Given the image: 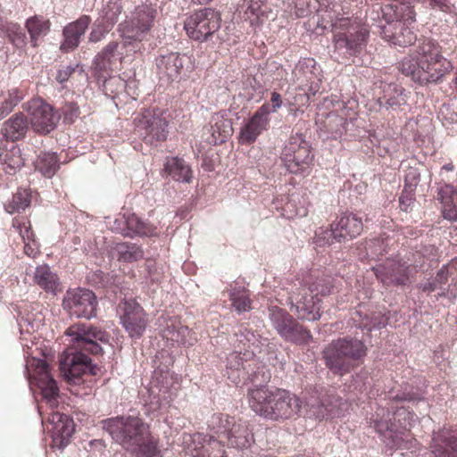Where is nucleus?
Masks as SVG:
<instances>
[{
	"label": "nucleus",
	"mask_w": 457,
	"mask_h": 457,
	"mask_svg": "<svg viewBox=\"0 0 457 457\" xmlns=\"http://www.w3.org/2000/svg\"><path fill=\"white\" fill-rule=\"evenodd\" d=\"M334 228L339 231L337 234L339 241H345L361 235L363 230V222L356 213L345 212L334 220Z\"/></svg>",
	"instance_id": "obj_25"
},
{
	"label": "nucleus",
	"mask_w": 457,
	"mask_h": 457,
	"mask_svg": "<svg viewBox=\"0 0 457 457\" xmlns=\"http://www.w3.org/2000/svg\"><path fill=\"white\" fill-rule=\"evenodd\" d=\"M229 300L238 313L248 312L252 308L249 291L245 287L233 288L229 293Z\"/></svg>",
	"instance_id": "obj_40"
},
{
	"label": "nucleus",
	"mask_w": 457,
	"mask_h": 457,
	"mask_svg": "<svg viewBox=\"0 0 457 457\" xmlns=\"http://www.w3.org/2000/svg\"><path fill=\"white\" fill-rule=\"evenodd\" d=\"M380 87L382 96L378 99L380 107H385L386 110H398L407 104L408 96L401 85L381 81Z\"/></svg>",
	"instance_id": "obj_27"
},
{
	"label": "nucleus",
	"mask_w": 457,
	"mask_h": 457,
	"mask_svg": "<svg viewBox=\"0 0 457 457\" xmlns=\"http://www.w3.org/2000/svg\"><path fill=\"white\" fill-rule=\"evenodd\" d=\"M295 301V306L298 317L307 320H317L320 318V299L310 293L307 286H303L298 292L291 297Z\"/></svg>",
	"instance_id": "obj_21"
},
{
	"label": "nucleus",
	"mask_w": 457,
	"mask_h": 457,
	"mask_svg": "<svg viewBox=\"0 0 457 457\" xmlns=\"http://www.w3.org/2000/svg\"><path fill=\"white\" fill-rule=\"evenodd\" d=\"M74 72V68L71 66H65L60 69L56 74V80L60 83H63L69 79L71 75Z\"/></svg>",
	"instance_id": "obj_58"
},
{
	"label": "nucleus",
	"mask_w": 457,
	"mask_h": 457,
	"mask_svg": "<svg viewBox=\"0 0 457 457\" xmlns=\"http://www.w3.org/2000/svg\"><path fill=\"white\" fill-rule=\"evenodd\" d=\"M186 56L177 53L162 55L156 60V66L160 79L166 82L179 80L184 69Z\"/></svg>",
	"instance_id": "obj_24"
},
{
	"label": "nucleus",
	"mask_w": 457,
	"mask_h": 457,
	"mask_svg": "<svg viewBox=\"0 0 457 457\" xmlns=\"http://www.w3.org/2000/svg\"><path fill=\"white\" fill-rule=\"evenodd\" d=\"M37 375L35 377L36 385L41 390L45 405L38 406V412L42 418V423L47 421L46 429L51 434L52 446L63 448L69 443L74 432L73 420L66 414L55 411L58 404L57 396L59 388L55 380L51 377L48 366L42 362L37 367Z\"/></svg>",
	"instance_id": "obj_2"
},
{
	"label": "nucleus",
	"mask_w": 457,
	"mask_h": 457,
	"mask_svg": "<svg viewBox=\"0 0 457 457\" xmlns=\"http://www.w3.org/2000/svg\"><path fill=\"white\" fill-rule=\"evenodd\" d=\"M346 122L335 112H329L324 121L327 131L336 137L345 130Z\"/></svg>",
	"instance_id": "obj_47"
},
{
	"label": "nucleus",
	"mask_w": 457,
	"mask_h": 457,
	"mask_svg": "<svg viewBox=\"0 0 457 457\" xmlns=\"http://www.w3.org/2000/svg\"><path fill=\"white\" fill-rule=\"evenodd\" d=\"M117 254V260L120 262L130 263L144 258V251L141 246L130 242L117 243L113 247Z\"/></svg>",
	"instance_id": "obj_35"
},
{
	"label": "nucleus",
	"mask_w": 457,
	"mask_h": 457,
	"mask_svg": "<svg viewBox=\"0 0 457 457\" xmlns=\"http://www.w3.org/2000/svg\"><path fill=\"white\" fill-rule=\"evenodd\" d=\"M27 120L34 132L47 135L57 127L60 114L56 109L41 97H35L24 105Z\"/></svg>",
	"instance_id": "obj_11"
},
{
	"label": "nucleus",
	"mask_w": 457,
	"mask_h": 457,
	"mask_svg": "<svg viewBox=\"0 0 457 457\" xmlns=\"http://www.w3.org/2000/svg\"><path fill=\"white\" fill-rule=\"evenodd\" d=\"M338 230L334 228V221L331 223L329 228H320L315 232L316 244L320 246L328 245H331L336 242H340L337 237Z\"/></svg>",
	"instance_id": "obj_46"
},
{
	"label": "nucleus",
	"mask_w": 457,
	"mask_h": 457,
	"mask_svg": "<svg viewBox=\"0 0 457 457\" xmlns=\"http://www.w3.org/2000/svg\"><path fill=\"white\" fill-rule=\"evenodd\" d=\"M436 279L443 287L449 283L445 291L439 294L440 296H445L451 300L457 298V258L444 265L436 272Z\"/></svg>",
	"instance_id": "obj_28"
},
{
	"label": "nucleus",
	"mask_w": 457,
	"mask_h": 457,
	"mask_svg": "<svg viewBox=\"0 0 457 457\" xmlns=\"http://www.w3.org/2000/svg\"><path fill=\"white\" fill-rule=\"evenodd\" d=\"M220 15L211 8H204L190 14L185 21L187 36L195 41H206L220 27Z\"/></svg>",
	"instance_id": "obj_15"
},
{
	"label": "nucleus",
	"mask_w": 457,
	"mask_h": 457,
	"mask_svg": "<svg viewBox=\"0 0 457 457\" xmlns=\"http://www.w3.org/2000/svg\"><path fill=\"white\" fill-rule=\"evenodd\" d=\"M58 167V158L54 153L42 154L36 163L37 170L47 178L54 176Z\"/></svg>",
	"instance_id": "obj_41"
},
{
	"label": "nucleus",
	"mask_w": 457,
	"mask_h": 457,
	"mask_svg": "<svg viewBox=\"0 0 457 457\" xmlns=\"http://www.w3.org/2000/svg\"><path fill=\"white\" fill-rule=\"evenodd\" d=\"M187 450L192 457H228L222 439L204 433L189 436Z\"/></svg>",
	"instance_id": "obj_19"
},
{
	"label": "nucleus",
	"mask_w": 457,
	"mask_h": 457,
	"mask_svg": "<svg viewBox=\"0 0 457 457\" xmlns=\"http://www.w3.org/2000/svg\"><path fill=\"white\" fill-rule=\"evenodd\" d=\"M99 369L96 376L100 373V368L97 367ZM63 377L67 379V381L70 383V384H74V385H79L80 383H88L89 385H87V387H90V386L94 383V380H93V377H96V375H81V378L79 379H78V382H73L70 379H68V378H66L64 375Z\"/></svg>",
	"instance_id": "obj_60"
},
{
	"label": "nucleus",
	"mask_w": 457,
	"mask_h": 457,
	"mask_svg": "<svg viewBox=\"0 0 457 457\" xmlns=\"http://www.w3.org/2000/svg\"><path fill=\"white\" fill-rule=\"evenodd\" d=\"M247 395L250 408L257 415L273 421H285L297 416L303 403L290 391L267 386L250 388Z\"/></svg>",
	"instance_id": "obj_4"
},
{
	"label": "nucleus",
	"mask_w": 457,
	"mask_h": 457,
	"mask_svg": "<svg viewBox=\"0 0 457 457\" xmlns=\"http://www.w3.org/2000/svg\"><path fill=\"white\" fill-rule=\"evenodd\" d=\"M23 242L25 254L29 257L36 258L39 253V245L35 237H33L31 240L29 239Z\"/></svg>",
	"instance_id": "obj_55"
},
{
	"label": "nucleus",
	"mask_w": 457,
	"mask_h": 457,
	"mask_svg": "<svg viewBox=\"0 0 457 457\" xmlns=\"http://www.w3.org/2000/svg\"><path fill=\"white\" fill-rule=\"evenodd\" d=\"M283 104L282 96L279 93L274 91L270 95V103H264L262 105H267L270 111V114L271 112H276Z\"/></svg>",
	"instance_id": "obj_56"
},
{
	"label": "nucleus",
	"mask_w": 457,
	"mask_h": 457,
	"mask_svg": "<svg viewBox=\"0 0 457 457\" xmlns=\"http://www.w3.org/2000/svg\"><path fill=\"white\" fill-rule=\"evenodd\" d=\"M270 111L267 105L260 106L248 121L241 128L238 142L242 145H251L257 137L268 129Z\"/></svg>",
	"instance_id": "obj_20"
},
{
	"label": "nucleus",
	"mask_w": 457,
	"mask_h": 457,
	"mask_svg": "<svg viewBox=\"0 0 457 457\" xmlns=\"http://www.w3.org/2000/svg\"><path fill=\"white\" fill-rule=\"evenodd\" d=\"M332 107L333 109L331 112L337 113L345 122H347L348 120H353L357 114V103L355 100L349 99L347 101H343L337 99L332 101Z\"/></svg>",
	"instance_id": "obj_42"
},
{
	"label": "nucleus",
	"mask_w": 457,
	"mask_h": 457,
	"mask_svg": "<svg viewBox=\"0 0 457 457\" xmlns=\"http://www.w3.org/2000/svg\"><path fill=\"white\" fill-rule=\"evenodd\" d=\"M64 121L72 123L79 116V108L75 103H66L62 107Z\"/></svg>",
	"instance_id": "obj_52"
},
{
	"label": "nucleus",
	"mask_w": 457,
	"mask_h": 457,
	"mask_svg": "<svg viewBox=\"0 0 457 457\" xmlns=\"http://www.w3.org/2000/svg\"><path fill=\"white\" fill-rule=\"evenodd\" d=\"M304 63L306 64V67H309V66H312L313 67L314 66V60L309 59Z\"/></svg>",
	"instance_id": "obj_63"
},
{
	"label": "nucleus",
	"mask_w": 457,
	"mask_h": 457,
	"mask_svg": "<svg viewBox=\"0 0 457 457\" xmlns=\"http://www.w3.org/2000/svg\"><path fill=\"white\" fill-rule=\"evenodd\" d=\"M164 171L175 181L190 183L193 171L190 165L178 156L169 157L164 164Z\"/></svg>",
	"instance_id": "obj_30"
},
{
	"label": "nucleus",
	"mask_w": 457,
	"mask_h": 457,
	"mask_svg": "<svg viewBox=\"0 0 457 457\" xmlns=\"http://www.w3.org/2000/svg\"><path fill=\"white\" fill-rule=\"evenodd\" d=\"M442 214L446 220H457V191L454 190L449 196H442Z\"/></svg>",
	"instance_id": "obj_45"
},
{
	"label": "nucleus",
	"mask_w": 457,
	"mask_h": 457,
	"mask_svg": "<svg viewBox=\"0 0 457 457\" xmlns=\"http://www.w3.org/2000/svg\"><path fill=\"white\" fill-rule=\"evenodd\" d=\"M35 283L46 292L55 294L59 287V278L47 265L37 267L34 274Z\"/></svg>",
	"instance_id": "obj_34"
},
{
	"label": "nucleus",
	"mask_w": 457,
	"mask_h": 457,
	"mask_svg": "<svg viewBox=\"0 0 457 457\" xmlns=\"http://www.w3.org/2000/svg\"><path fill=\"white\" fill-rule=\"evenodd\" d=\"M310 102L309 94L306 92L296 93L292 99L287 100L288 111L295 117L298 112H303V107L307 106Z\"/></svg>",
	"instance_id": "obj_49"
},
{
	"label": "nucleus",
	"mask_w": 457,
	"mask_h": 457,
	"mask_svg": "<svg viewBox=\"0 0 457 457\" xmlns=\"http://www.w3.org/2000/svg\"><path fill=\"white\" fill-rule=\"evenodd\" d=\"M23 93L17 87H12L0 94V119L9 114L22 100Z\"/></svg>",
	"instance_id": "obj_37"
},
{
	"label": "nucleus",
	"mask_w": 457,
	"mask_h": 457,
	"mask_svg": "<svg viewBox=\"0 0 457 457\" xmlns=\"http://www.w3.org/2000/svg\"><path fill=\"white\" fill-rule=\"evenodd\" d=\"M12 226L20 234L22 241L31 240L35 237L30 220L27 217H14Z\"/></svg>",
	"instance_id": "obj_48"
},
{
	"label": "nucleus",
	"mask_w": 457,
	"mask_h": 457,
	"mask_svg": "<svg viewBox=\"0 0 457 457\" xmlns=\"http://www.w3.org/2000/svg\"><path fill=\"white\" fill-rule=\"evenodd\" d=\"M334 402H328L326 400H323L320 403L318 406L312 405L311 411L312 414L316 417V419L321 420H327V419H333L339 415V409L337 403L341 402L340 398H334Z\"/></svg>",
	"instance_id": "obj_38"
},
{
	"label": "nucleus",
	"mask_w": 457,
	"mask_h": 457,
	"mask_svg": "<svg viewBox=\"0 0 457 457\" xmlns=\"http://www.w3.org/2000/svg\"><path fill=\"white\" fill-rule=\"evenodd\" d=\"M120 323L129 336L140 338L148 324L147 314L134 300L125 301L119 305Z\"/></svg>",
	"instance_id": "obj_18"
},
{
	"label": "nucleus",
	"mask_w": 457,
	"mask_h": 457,
	"mask_svg": "<svg viewBox=\"0 0 457 457\" xmlns=\"http://www.w3.org/2000/svg\"><path fill=\"white\" fill-rule=\"evenodd\" d=\"M164 112L159 108L146 109L136 119L137 128L143 135V140L150 145H157L168 137V120Z\"/></svg>",
	"instance_id": "obj_16"
},
{
	"label": "nucleus",
	"mask_w": 457,
	"mask_h": 457,
	"mask_svg": "<svg viewBox=\"0 0 457 457\" xmlns=\"http://www.w3.org/2000/svg\"><path fill=\"white\" fill-rule=\"evenodd\" d=\"M413 54L399 62V70L420 85L436 83L453 70L452 62L444 57L442 46L436 40H420Z\"/></svg>",
	"instance_id": "obj_3"
},
{
	"label": "nucleus",
	"mask_w": 457,
	"mask_h": 457,
	"mask_svg": "<svg viewBox=\"0 0 457 457\" xmlns=\"http://www.w3.org/2000/svg\"><path fill=\"white\" fill-rule=\"evenodd\" d=\"M310 90L312 91V95H314L315 92L317 91L316 89L313 88L312 85L310 87Z\"/></svg>",
	"instance_id": "obj_64"
},
{
	"label": "nucleus",
	"mask_w": 457,
	"mask_h": 457,
	"mask_svg": "<svg viewBox=\"0 0 457 457\" xmlns=\"http://www.w3.org/2000/svg\"><path fill=\"white\" fill-rule=\"evenodd\" d=\"M270 318L278 333L286 341L297 345H306L312 340L311 331L285 310L277 306L270 308Z\"/></svg>",
	"instance_id": "obj_14"
},
{
	"label": "nucleus",
	"mask_w": 457,
	"mask_h": 457,
	"mask_svg": "<svg viewBox=\"0 0 457 457\" xmlns=\"http://www.w3.org/2000/svg\"><path fill=\"white\" fill-rule=\"evenodd\" d=\"M25 27L29 35L31 46L37 47L40 40L49 33L51 22L44 16L34 15L27 19Z\"/></svg>",
	"instance_id": "obj_31"
},
{
	"label": "nucleus",
	"mask_w": 457,
	"mask_h": 457,
	"mask_svg": "<svg viewBox=\"0 0 457 457\" xmlns=\"http://www.w3.org/2000/svg\"><path fill=\"white\" fill-rule=\"evenodd\" d=\"M383 316H377L370 318L368 316L365 317V320L361 322V326L366 328L368 330H371L374 328H379L380 326H385Z\"/></svg>",
	"instance_id": "obj_57"
},
{
	"label": "nucleus",
	"mask_w": 457,
	"mask_h": 457,
	"mask_svg": "<svg viewBox=\"0 0 457 457\" xmlns=\"http://www.w3.org/2000/svg\"><path fill=\"white\" fill-rule=\"evenodd\" d=\"M212 122L210 142L214 145H220L231 135V125L228 120L220 116L213 117Z\"/></svg>",
	"instance_id": "obj_36"
},
{
	"label": "nucleus",
	"mask_w": 457,
	"mask_h": 457,
	"mask_svg": "<svg viewBox=\"0 0 457 457\" xmlns=\"http://www.w3.org/2000/svg\"><path fill=\"white\" fill-rule=\"evenodd\" d=\"M366 250L371 258H379L386 252V245L383 239L374 238L366 243Z\"/></svg>",
	"instance_id": "obj_51"
},
{
	"label": "nucleus",
	"mask_w": 457,
	"mask_h": 457,
	"mask_svg": "<svg viewBox=\"0 0 457 457\" xmlns=\"http://www.w3.org/2000/svg\"><path fill=\"white\" fill-rule=\"evenodd\" d=\"M156 13L154 8L143 4L136 7L130 15L127 16L119 25L126 46H131L135 52L140 51V43L147 39V35L154 27Z\"/></svg>",
	"instance_id": "obj_7"
},
{
	"label": "nucleus",
	"mask_w": 457,
	"mask_h": 457,
	"mask_svg": "<svg viewBox=\"0 0 457 457\" xmlns=\"http://www.w3.org/2000/svg\"><path fill=\"white\" fill-rule=\"evenodd\" d=\"M66 335L71 340L70 346L60 358L61 373L73 382H78L81 375H96L99 369L92 365L89 354L102 353L98 342L108 343L109 334L97 327L77 323L67 329Z\"/></svg>",
	"instance_id": "obj_1"
},
{
	"label": "nucleus",
	"mask_w": 457,
	"mask_h": 457,
	"mask_svg": "<svg viewBox=\"0 0 457 457\" xmlns=\"http://www.w3.org/2000/svg\"><path fill=\"white\" fill-rule=\"evenodd\" d=\"M395 5V22L382 27L381 34L387 42L403 47L411 46L417 39L415 32L407 26L415 21L416 13L411 2L398 1Z\"/></svg>",
	"instance_id": "obj_8"
},
{
	"label": "nucleus",
	"mask_w": 457,
	"mask_h": 457,
	"mask_svg": "<svg viewBox=\"0 0 457 457\" xmlns=\"http://www.w3.org/2000/svg\"><path fill=\"white\" fill-rule=\"evenodd\" d=\"M7 37L16 48H24L27 45V36L22 28L12 24L7 29Z\"/></svg>",
	"instance_id": "obj_50"
},
{
	"label": "nucleus",
	"mask_w": 457,
	"mask_h": 457,
	"mask_svg": "<svg viewBox=\"0 0 457 457\" xmlns=\"http://www.w3.org/2000/svg\"><path fill=\"white\" fill-rule=\"evenodd\" d=\"M141 438L129 449L138 457H156L161 453L159 439L152 435L148 428Z\"/></svg>",
	"instance_id": "obj_32"
},
{
	"label": "nucleus",
	"mask_w": 457,
	"mask_h": 457,
	"mask_svg": "<svg viewBox=\"0 0 457 457\" xmlns=\"http://www.w3.org/2000/svg\"><path fill=\"white\" fill-rule=\"evenodd\" d=\"M367 347L358 339L338 338L323 350L326 366L336 375L343 376L363 362Z\"/></svg>",
	"instance_id": "obj_6"
},
{
	"label": "nucleus",
	"mask_w": 457,
	"mask_h": 457,
	"mask_svg": "<svg viewBox=\"0 0 457 457\" xmlns=\"http://www.w3.org/2000/svg\"><path fill=\"white\" fill-rule=\"evenodd\" d=\"M28 120L22 113H16L4 122L1 133L12 142L23 138L28 131Z\"/></svg>",
	"instance_id": "obj_29"
},
{
	"label": "nucleus",
	"mask_w": 457,
	"mask_h": 457,
	"mask_svg": "<svg viewBox=\"0 0 457 457\" xmlns=\"http://www.w3.org/2000/svg\"><path fill=\"white\" fill-rule=\"evenodd\" d=\"M281 159L291 173H302L308 170L313 161L312 147L303 134L289 137L281 153Z\"/></svg>",
	"instance_id": "obj_13"
},
{
	"label": "nucleus",
	"mask_w": 457,
	"mask_h": 457,
	"mask_svg": "<svg viewBox=\"0 0 457 457\" xmlns=\"http://www.w3.org/2000/svg\"><path fill=\"white\" fill-rule=\"evenodd\" d=\"M31 201L32 191L29 188L19 187L4 204V208L9 214L21 213L30 206Z\"/></svg>",
	"instance_id": "obj_33"
},
{
	"label": "nucleus",
	"mask_w": 457,
	"mask_h": 457,
	"mask_svg": "<svg viewBox=\"0 0 457 457\" xmlns=\"http://www.w3.org/2000/svg\"><path fill=\"white\" fill-rule=\"evenodd\" d=\"M442 287H443V285L437 283L436 277L434 278V279L432 281H428L424 284H421L420 287V288L423 292H426V293H430V292L435 291L437 288H442Z\"/></svg>",
	"instance_id": "obj_59"
},
{
	"label": "nucleus",
	"mask_w": 457,
	"mask_h": 457,
	"mask_svg": "<svg viewBox=\"0 0 457 457\" xmlns=\"http://www.w3.org/2000/svg\"><path fill=\"white\" fill-rule=\"evenodd\" d=\"M336 27L342 30L334 35L337 48H346L350 54L356 55L366 46L370 31L364 25L349 18H342Z\"/></svg>",
	"instance_id": "obj_12"
},
{
	"label": "nucleus",
	"mask_w": 457,
	"mask_h": 457,
	"mask_svg": "<svg viewBox=\"0 0 457 457\" xmlns=\"http://www.w3.org/2000/svg\"><path fill=\"white\" fill-rule=\"evenodd\" d=\"M90 22L89 16L82 15L77 21L65 26L62 32L63 41L61 45V50L68 53L76 49L80 43V37L85 34Z\"/></svg>",
	"instance_id": "obj_26"
},
{
	"label": "nucleus",
	"mask_w": 457,
	"mask_h": 457,
	"mask_svg": "<svg viewBox=\"0 0 457 457\" xmlns=\"http://www.w3.org/2000/svg\"><path fill=\"white\" fill-rule=\"evenodd\" d=\"M114 441L129 450L137 443L149 426L137 416H117L102 421Z\"/></svg>",
	"instance_id": "obj_9"
},
{
	"label": "nucleus",
	"mask_w": 457,
	"mask_h": 457,
	"mask_svg": "<svg viewBox=\"0 0 457 457\" xmlns=\"http://www.w3.org/2000/svg\"><path fill=\"white\" fill-rule=\"evenodd\" d=\"M390 416L387 409L378 407L370 418V426L386 438L385 442L389 447L410 448L412 442L410 428L415 414L404 408L398 409L395 416L398 419L399 426L391 421Z\"/></svg>",
	"instance_id": "obj_5"
},
{
	"label": "nucleus",
	"mask_w": 457,
	"mask_h": 457,
	"mask_svg": "<svg viewBox=\"0 0 457 457\" xmlns=\"http://www.w3.org/2000/svg\"><path fill=\"white\" fill-rule=\"evenodd\" d=\"M209 428L218 438L226 439L232 447L245 448L249 445L247 427L242 422H237L235 417L215 413L209 421Z\"/></svg>",
	"instance_id": "obj_10"
},
{
	"label": "nucleus",
	"mask_w": 457,
	"mask_h": 457,
	"mask_svg": "<svg viewBox=\"0 0 457 457\" xmlns=\"http://www.w3.org/2000/svg\"><path fill=\"white\" fill-rule=\"evenodd\" d=\"M243 366V358L239 353L233 352L227 358V368L238 370Z\"/></svg>",
	"instance_id": "obj_54"
},
{
	"label": "nucleus",
	"mask_w": 457,
	"mask_h": 457,
	"mask_svg": "<svg viewBox=\"0 0 457 457\" xmlns=\"http://www.w3.org/2000/svg\"><path fill=\"white\" fill-rule=\"evenodd\" d=\"M127 228L133 234L139 236H154L156 235V228L145 222L135 214H130L126 219Z\"/></svg>",
	"instance_id": "obj_39"
},
{
	"label": "nucleus",
	"mask_w": 457,
	"mask_h": 457,
	"mask_svg": "<svg viewBox=\"0 0 457 457\" xmlns=\"http://www.w3.org/2000/svg\"><path fill=\"white\" fill-rule=\"evenodd\" d=\"M96 297L88 289L78 288L67 291L63 302V308L77 318L90 319L96 315Z\"/></svg>",
	"instance_id": "obj_17"
},
{
	"label": "nucleus",
	"mask_w": 457,
	"mask_h": 457,
	"mask_svg": "<svg viewBox=\"0 0 457 457\" xmlns=\"http://www.w3.org/2000/svg\"><path fill=\"white\" fill-rule=\"evenodd\" d=\"M453 170H454V165L453 162H448V163L443 165V167H442V170H445L447 172L453 171Z\"/></svg>",
	"instance_id": "obj_62"
},
{
	"label": "nucleus",
	"mask_w": 457,
	"mask_h": 457,
	"mask_svg": "<svg viewBox=\"0 0 457 457\" xmlns=\"http://www.w3.org/2000/svg\"><path fill=\"white\" fill-rule=\"evenodd\" d=\"M332 279L329 276H322L316 278L315 280L307 283V287L310 293L315 294L317 296L320 295L325 296L330 294L333 287Z\"/></svg>",
	"instance_id": "obj_44"
},
{
	"label": "nucleus",
	"mask_w": 457,
	"mask_h": 457,
	"mask_svg": "<svg viewBox=\"0 0 457 457\" xmlns=\"http://www.w3.org/2000/svg\"><path fill=\"white\" fill-rule=\"evenodd\" d=\"M109 30L108 26L96 24L90 32L89 41L94 43L100 41Z\"/></svg>",
	"instance_id": "obj_53"
},
{
	"label": "nucleus",
	"mask_w": 457,
	"mask_h": 457,
	"mask_svg": "<svg viewBox=\"0 0 457 457\" xmlns=\"http://www.w3.org/2000/svg\"><path fill=\"white\" fill-rule=\"evenodd\" d=\"M412 202V198L409 195H404L403 194L399 198L400 207L403 211L407 212L408 207Z\"/></svg>",
	"instance_id": "obj_61"
},
{
	"label": "nucleus",
	"mask_w": 457,
	"mask_h": 457,
	"mask_svg": "<svg viewBox=\"0 0 457 457\" xmlns=\"http://www.w3.org/2000/svg\"><path fill=\"white\" fill-rule=\"evenodd\" d=\"M430 450L435 457H457V434L445 427L434 431Z\"/></svg>",
	"instance_id": "obj_23"
},
{
	"label": "nucleus",
	"mask_w": 457,
	"mask_h": 457,
	"mask_svg": "<svg viewBox=\"0 0 457 457\" xmlns=\"http://www.w3.org/2000/svg\"><path fill=\"white\" fill-rule=\"evenodd\" d=\"M373 271L384 286H403L409 281L408 266L396 261L374 267Z\"/></svg>",
	"instance_id": "obj_22"
},
{
	"label": "nucleus",
	"mask_w": 457,
	"mask_h": 457,
	"mask_svg": "<svg viewBox=\"0 0 457 457\" xmlns=\"http://www.w3.org/2000/svg\"><path fill=\"white\" fill-rule=\"evenodd\" d=\"M118 48V43L110 42L101 53L95 58L96 68L99 71H109L112 69V62L115 56Z\"/></svg>",
	"instance_id": "obj_43"
}]
</instances>
